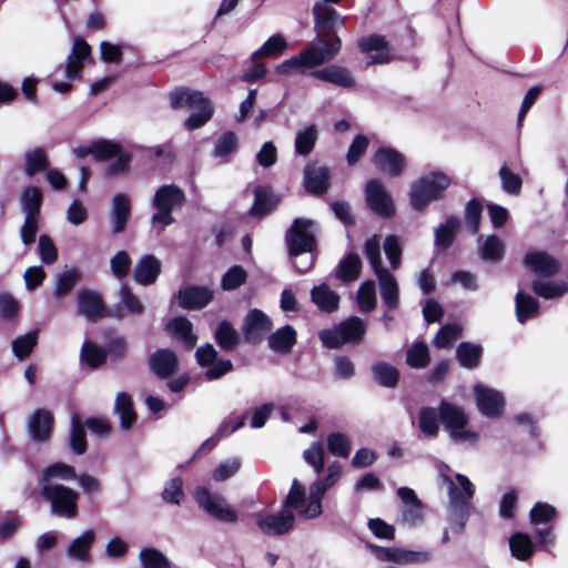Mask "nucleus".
Wrapping results in <instances>:
<instances>
[{
  "label": "nucleus",
  "instance_id": "nucleus-23",
  "mask_svg": "<svg viewBox=\"0 0 568 568\" xmlns=\"http://www.w3.org/2000/svg\"><path fill=\"white\" fill-rule=\"evenodd\" d=\"M525 265L539 276H551L559 270L558 261L544 251H530L525 255Z\"/></svg>",
  "mask_w": 568,
  "mask_h": 568
},
{
  "label": "nucleus",
  "instance_id": "nucleus-63",
  "mask_svg": "<svg viewBox=\"0 0 568 568\" xmlns=\"http://www.w3.org/2000/svg\"><path fill=\"white\" fill-rule=\"evenodd\" d=\"M327 447L333 455L346 458L351 452V442L345 434L333 433L327 437Z\"/></svg>",
  "mask_w": 568,
  "mask_h": 568
},
{
  "label": "nucleus",
  "instance_id": "nucleus-7",
  "mask_svg": "<svg viewBox=\"0 0 568 568\" xmlns=\"http://www.w3.org/2000/svg\"><path fill=\"white\" fill-rule=\"evenodd\" d=\"M450 185V179L442 172H432L416 180L410 186V204L415 210H424L430 202L442 197Z\"/></svg>",
  "mask_w": 568,
  "mask_h": 568
},
{
  "label": "nucleus",
  "instance_id": "nucleus-14",
  "mask_svg": "<svg viewBox=\"0 0 568 568\" xmlns=\"http://www.w3.org/2000/svg\"><path fill=\"white\" fill-rule=\"evenodd\" d=\"M373 549L379 560L400 565L424 564L432 558V554L427 550L416 551L400 547L381 546H375Z\"/></svg>",
  "mask_w": 568,
  "mask_h": 568
},
{
  "label": "nucleus",
  "instance_id": "nucleus-52",
  "mask_svg": "<svg viewBox=\"0 0 568 568\" xmlns=\"http://www.w3.org/2000/svg\"><path fill=\"white\" fill-rule=\"evenodd\" d=\"M362 262L357 254L347 255L338 265L336 275L343 281H354L358 277Z\"/></svg>",
  "mask_w": 568,
  "mask_h": 568
},
{
  "label": "nucleus",
  "instance_id": "nucleus-5",
  "mask_svg": "<svg viewBox=\"0 0 568 568\" xmlns=\"http://www.w3.org/2000/svg\"><path fill=\"white\" fill-rule=\"evenodd\" d=\"M323 495L317 487L310 485L308 490L297 479H293L284 507L302 519H314L323 513Z\"/></svg>",
  "mask_w": 568,
  "mask_h": 568
},
{
  "label": "nucleus",
  "instance_id": "nucleus-34",
  "mask_svg": "<svg viewBox=\"0 0 568 568\" xmlns=\"http://www.w3.org/2000/svg\"><path fill=\"white\" fill-rule=\"evenodd\" d=\"M77 474L73 467L64 463H55L42 470L41 486L60 485L58 480L70 481L75 479Z\"/></svg>",
  "mask_w": 568,
  "mask_h": 568
},
{
  "label": "nucleus",
  "instance_id": "nucleus-58",
  "mask_svg": "<svg viewBox=\"0 0 568 568\" xmlns=\"http://www.w3.org/2000/svg\"><path fill=\"white\" fill-rule=\"evenodd\" d=\"M121 145L110 140H95L93 141V158L99 161L112 160L114 155L119 154Z\"/></svg>",
  "mask_w": 568,
  "mask_h": 568
},
{
  "label": "nucleus",
  "instance_id": "nucleus-39",
  "mask_svg": "<svg viewBox=\"0 0 568 568\" xmlns=\"http://www.w3.org/2000/svg\"><path fill=\"white\" fill-rule=\"evenodd\" d=\"M313 16L315 20V29L323 27H336L343 22V17L334 9L325 4V2H315L313 6Z\"/></svg>",
  "mask_w": 568,
  "mask_h": 568
},
{
  "label": "nucleus",
  "instance_id": "nucleus-19",
  "mask_svg": "<svg viewBox=\"0 0 568 568\" xmlns=\"http://www.w3.org/2000/svg\"><path fill=\"white\" fill-rule=\"evenodd\" d=\"M91 59V47L81 38L73 41L71 53L68 55L65 77L69 80L81 78L83 64Z\"/></svg>",
  "mask_w": 568,
  "mask_h": 568
},
{
  "label": "nucleus",
  "instance_id": "nucleus-55",
  "mask_svg": "<svg viewBox=\"0 0 568 568\" xmlns=\"http://www.w3.org/2000/svg\"><path fill=\"white\" fill-rule=\"evenodd\" d=\"M481 347L469 343H462L457 348V358L462 366L471 368L479 363Z\"/></svg>",
  "mask_w": 568,
  "mask_h": 568
},
{
  "label": "nucleus",
  "instance_id": "nucleus-31",
  "mask_svg": "<svg viewBox=\"0 0 568 568\" xmlns=\"http://www.w3.org/2000/svg\"><path fill=\"white\" fill-rule=\"evenodd\" d=\"M312 75L320 80L346 89H351L355 85V80L353 79L351 72L347 69L338 65H329L322 70L314 71Z\"/></svg>",
  "mask_w": 568,
  "mask_h": 568
},
{
  "label": "nucleus",
  "instance_id": "nucleus-21",
  "mask_svg": "<svg viewBox=\"0 0 568 568\" xmlns=\"http://www.w3.org/2000/svg\"><path fill=\"white\" fill-rule=\"evenodd\" d=\"M78 313L88 321L97 322L104 316V306L100 295L92 291H80L77 294Z\"/></svg>",
  "mask_w": 568,
  "mask_h": 568
},
{
  "label": "nucleus",
  "instance_id": "nucleus-2",
  "mask_svg": "<svg viewBox=\"0 0 568 568\" xmlns=\"http://www.w3.org/2000/svg\"><path fill=\"white\" fill-rule=\"evenodd\" d=\"M341 49V39L329 34L322 36L313 41L311 45L297 55L283 61L276 67V72L290 75L295 72H303L328 62L334 59Z\"/></svg>",
  "mask_w": 568,
  "mask_h": 568
},
{
  "label": "nucleus",
  "instance_id": "nucleus-45",
  "mask_svg": "<svg viewBox=\"0 0 568 568\" xmlns=\"http://www.w3.org/2000/svg\"><path fill=\"white\" fill-rule=\"evenodd\" d=\"M372 372L377 383L384 387H394L399 379L397 368L384 362L373 365Z\"/></svg>",
  "mask_w": 568,
  "mask_h": 568
},
{
  "label": "nucleus",
  "instance_id": "nucleus-37",
  "mask_svg": "<svg viewBox=\"0 0 568 568\" xmlns=\"http://www.w3.org/2000/svg\"><path fill=\"white\" fill-rule=\"evenodd\" d=\"M312 301L323 312H334L338 307L339 296L326 284L315 286L311 291Z\"/></svg>",
  "mask_w": 568,
  "mask_h": 568
},
{
  "label": "nucleus",
  "instance_id": "nucleus-22",
  "mask_svg": "<svg viewBox=\"0 0 568 568\" xmlns=\"http://www.w3.org/2000/svg\"><path fill=\"white\" fill-rule=\"evenodd\" d=\"M361 50L366 53V65L383 64L389 61L386 41L381 36H371L359 41Z\"/></svg>",
  "mask_w": 568,
  "mask_h": 568
},
{
  "label": "nucleus",
  "instance_id": "nucleus-57",
  "mask_svg": "<svg viewBox=\"0 0 568 568\" xmlns=\"http://www.w3.org/2000/svg\"><path fill=\"white\" fill-rule=\"evenodd\" d=\"M357 302L361 311L371 312L376 305V290L373 281L364 282L357 292Z\"/></svg>",
  "mask_w": 568,
  "mask_h": 568
},
{
  "label": "nucleus",
  "instance_id": "nucleus-61",
  "mask_svg": "<svg viewBox=\"0 0 568 568\" xmlns=\"http://www.w3.org/2000/svg\"><path fill=\"white\" fill-rule=\"evenodd\" d=\"M499 179L501 189L508 194H519L523 181L520 176L513 172L507 165H503L499 170Z\"/></svg>",
  "mask_w": 568,
  "mask_h": 568
},
{
  "label": "nucleus",
  "instance_id": "nucleus-20",
  "mask_svg": "<svg viewBox=\"0 0 568 568\" xmlns=\"http://www.w3.org/2000/svg\"><path fill=\"white\" fill-rule=\"evenodd\" d=\"M184 202L185 194L181 187L175 184H165L155 191L152 205L155 209L173 212V210L181 207Z\"/></svg>",
  "mask_w": 568,
  "mask_h": 568
},
{
  "label": "nucleus",
  "instance_id": "nucleus-47",
  "mask_svg": "<svg viewBox=\"0 0 568 568\" xmlns=\"http://www.w3.org/2000/svg\"><path fill=\"white\" fill-rule=\"evenodd\" d=\"M20 202L24 215H39L42 193L38 187L29 186L21 193Z\"/></svg>",
  "mask_w": 568,
  "mask_h": 568
},
{
  "label": "nucleus",
  "instance_id": "nucleus-16",
  "mask_svg": "<svg viewBox=\"0 0 568 568\" xmlns=\"http://www.w3.org/2000/svg\"><path fill=\"white\" fill-rule=\"evenodd\" d=\"M476 404L483 415L489 418L499 417L505 407V399L497 389L478 384L474 387Z\"/></svg>",
  "mask_w": 568,
  "mask_h": 568
},
{
  "label": "nucleus",
  "instance_id": "nucleus-59",
  "mask_svg": "<svg viewBox=\"0 0 568 568\" xmlns=\"http://www.w3.org/2000/svg\"><path fill=\"white\" fill-rule=\"evenodd\" d=\"M81 361L90 367H98L105 361V352L98 345L85 341L81 348Z\"/></svg>",
  "mask_w": 568,
  "mask_h": 568
},
{
  "label": "nucleus",
  "instance_id": "nucleus-53",
  "mask_svg": "<svg viewBox=\"0 0 568 568\" xmlns=\"http://www.w3.org/2000/svg\"><path fill=\"white\" fill-rule=\"evenodd\" d=\"M215 339L223 349L231 351L239 343V334L229 322H222L215 331Z\"/></svg>",
  "mask_w": 568,
  "mask_h": 568
},
{
  "label": "nucleus",
  "instance_id": "nucleus-49",
  "mask_svg": "<svg viewBox=\"0 0 568 568\" xmlns=\"http://www.w3.org/2000/svg\"><path fill=\"white\" fill-rule=\"evenodd\" d=\"M430 356L426 344L414 343L406 353V363L412 368H424L429 364Z\"/></svg>",
  "mask_w": 568,
  "mask_h": 568
},
{
  "label": "nucleus",
  "instance_id": "nucleus-64",
  "mask_svg": "<svg viewBox=\"0 0 568 568\" xmlns=\"http://www.w3.org/2000/svg\"><path fill=\"white\" fill-rule=\"evenodd\" d=\"M303 457L304 460L314 468L317 475L322 473L324 467V448L321 443H313L304 450Z\"/></svg>",
  "mask_w": 568,
  "mask_h": 568
},
{
  "label": "nucleus",
  "instance_id": "nucleus-1",
  "mask_svg": "<svg viewBox=\"0 0 568 568\" xmlns=\"http://www.w3.org/2000/svg\"><path fill=\"white\" fill-rule=\"evenodd\" d=\"M442 483L447 487L449 505L452 508L450 527L459 532L464 528L466 509L475 494V485L468 477L454 473L448 466L442 465L438 468Z\"/></svg>",
  "mask_w": 568,
  "mask_h": 568
},
{
  "label": "nucleus",
  "instance_id": "nucleus-48",
  "mask_svg": "<svg viewBox=\"0 0 568 568\" xmlns=\"http://www.w3.org/2000/svg\"><path fill=\"white\" fill-rule=\"evenodd\" d=\"M39 337V329L31 331L24 335L18 336L12 341V352L19 358L23 359L30 355L36 347Z\"/></svg>",
  "mask_w": 568,
  "mask_h": 568
},
{
  "label": "nucleus",
  "instance_id": "nucleus-18",
  "mask_svg": "<svg viewBox=\"0 0 568 568\" xmlns=\"http://www.w3.org/2000/svg\"><path fill=\"white\" fill-rule=\"evenodd\" d=\"M374 165L390 176H398L405 168V158L392 148H379L373 155Z\"/></svg>",
  "mask_w": 568,
  "mask_h": 568
},
{
  "label": "nucleus",
  "instance_id": "nucleus-41",
  "mask_svg": "<svg viewBox=\"0 0 568 568\" xmlns=\"http://www.w3.org/2000/svg\"><path fill=\"white\" fill-rule=\"evenodd\" d=\"M532 291L538 296L546 300L557 298L568 292V283L565 281L550 282L536 280L532 282Z\"/></svg>",
  "mask_w": 568,
  "mask_h": 568
},
{
  "label": "nucleus",
  "instance_id": "nucleus-13",
  "mask_svg": "<svg viewBox=\"0 0 568 568\" xmlns=\"http://www.w3.org/2000/svg\"><path fill=\"white\" fill-rule=\"evenodd\" d=\"M295 523V515L284 506L277 514L258 515L256 526L267 536H281L288 532Z\"/></svg>",
  "mask_w": 568,
  "mask_h": 568
},
{
  "label": "nucleus",
  "instance_id": "nucleus-56",
  "mask_svg": "<svg viewBox=\"0 0 568 568\" xmlns=\"http://www.w3.org/2000/svg\"><path fill=\"white\" fill-rule=\"evenodd\" d=\"M480 254L483 258L490 261H498L503 257L504 254V243L503 241L495 236H487L481 241L480 244Z\"/></svg>",
  "mask_w": 568,
  "mask_h": 568
},
{
  "label": "nucleus",
  "instance_id": "nucleus-35",
  "mask_svg": "<svg viewBox=\"0 0 568 568\" xmlns=\"http://www.w3.org/2000/svg\"><path fill=\"white\" fill-rule=\"evenodd\" d=\"M95 538L93 530H87L74 538L67 549V556L78 561H87L90 558V548Z\"/></svg>",
  "mask_w": 568,
  "mask_h": 568
},
{
  "label": "nucleus",
  "instance_id": "nucleus-27",
  "mask_svg": "<svg viewBox=\"0 0 568 568\" xmlns=\"http://www.w3.org/2000/svg\"><path fill=\"white\" fill-rule=\"evenodd\" d=\"M150 366L158 376L165 378L176 371L178 356L171 349H159L151 355Z\"/></svg>",
  "mask_w": 568,
  "mask_h": 568
},
{
  "label": "nucleus",
  "instance_id": "nucleus-32",
  "mask_svg": "<svg viewBox=\"0 0 568 568\" xmlns=\"http://www.w3.org/2000/svg\"><path fill=\"white\" fill-rule=\"evenodd\" d=\"M166 329L174 338L180 341L189 349L196 344L197 337L193 333V325L185 317L172 318L166 324Z\"/></svg>",
  "mask_w": 568,
  "mask_h": 568
},
{
  "label": "nucleus",
  "instance_id": "nucleus-6",
  "mask_svg": "<svg viewBox=\"0 0 568 568\" xmlns=\"http://www.w3.org/2000/svg\"><path fill=\"white\" fill-rule=\"evenodd\" d=\"M315 225L311 220L296 219L287 231L286 243L290 255L293 258L295 267L304 273L312 265V257L307 256L305 261L298 262V257L304 253H310L315 247Z\"/></svg>",
  "mask_w": 568,
  "mask_h": 568
},
{
  "label": "nucleus",
  "instance_id": "nucleus-51",
  "mask_svg": "<svg viewBox=\"0 0 568 568\" xmlns=\"http://www.w3.org/2000/svg\"><path fill=\"white\" fill-rule=\"evenodd\" d=\"M459 227V221L456 217H448L446 222L435 230V244L442 248H447L454 241V234Z\"/></svg>",
  "mask_w": 568,
  "mask_h": 568
},
{
  "label": "nucleus",
  "instance_id": "nucleus-54",
  "mask_svg": "<svg viewBox=\"0 0 568 568\" xmlns=\"http://www.w3.org/2000/svg\"><path fill=\"white\" fill-rule=\"evenodd\" d=\"M70 446L78 455L84 454L87 449L85 430L78 415H73L71 418Z\"/></svg>",
  "mask_w": 568,
  "mask_h": 568
},
{
  "label": "nucleus",
  "instance_id": "nucleus-43",
  "mask_svg": "<svg viewBox=\"0 0 568 568\" xmlns=\"http://www.w3.org/2000/svg\"><path fill=\"white\" fill-rule=\"evenodd\" d=\"M538 302L521 291L516 294V316L520 323L538 314Z\"/></svg>",
  "mask_w": 568,
  "mask_h": 568
},
{
  "label": "nucleus",
  "instance_id": "nucleus-15",
  "mask_svg": "<svg viewBox=\"0 0 568 568\" xmlns=\"http://www.w3.org/2000/svg\"><path fill=\"white\" fill-rule=\"evenodd\" d=\"M368 206L381 216H390L395 213V206L390 194L379 180H371L365 187Z\"/></svg>",
  "mask_w": 568,
  "mask_h": 568
},
{
  "label": "nucleus",
  "instance_id": "nucleus-44",
  "mask_svg": "<svg viewBox=\"0 0 568 568\" xmlns=\"http://www.w3.org/2000/svg\"><path fill=\"white\" fill-rule=\"evenodd\" d=\"M317 141V128L314 124L297 132L295 138V151L300 155H307L312 152Z\"/></svg>",
  "mask_w": 568,
  "mask_h": 568
},
{
  "label": "nucleus",
  "instance_id": "nucleus-8",
  "mask_svg": "<svg viewBox=\"0 0 568 568\" xmlns=\"http://www.w3.org/2000/svg\"><path fill=\"white\" fill-rule=\"evenodd\" d=\"M440 420L450 438L457 443H475L477 434L468 428V417L464 409L443 400L439 405Z\"/></svg>",
  "mask_w": 568,
  "mask_h": 568
},
{
  "label": "nucleus",
  "instance_id": "nucleus-30",
  "mask_svg": "<svg viewBox=\"0 0 568 568\" xmlns=\"http://www.w3.org/2000/svg\"><path fill=\"white\" fill-rule=\"evenodd\" d=\"M23 169L27 176L32 178L49 169L48 152L43 148L28 149L23 153Z\"/></svg>",
  "mask_w": 568,
  "mask_h": 568
},
{
  "label": "nucleus",
  "instance_id": "nucleus-33",
  "mask_svg": "<svg viewBox=\"0 0 568 568\" xmlns=\"http://www.w3.org/2000/svg\"><path fill=\"white\" fill-rule=\"evenodd\" d=\"M305 187L314 194H322L328 187V170L325 166L308 165L305 170Z\"/></svg>",
  "mask_w": 568,
  "mask_h": 568
},
{
  "label": "nucleus",
  "instance_id": "nucleus-17",
  "mask_svg": "<svg viewBox=\"0 0 568 568\" xmlns=\"http://www.w3.org/2000/svg\"><path fill=\"white\" fill-rule=\"evenodd\" d=\"M272 328L271 318L260 310H251L243 323V334L250 343L261 342Z\"/></svg>",
  "mask_w": 568,
  "mask_h": 568
},
{
  "label": "nucleus",
  "instance_id": "nucleus-26",
  "mask_svg": "<svg viewBox=\"0 0 568 568\" xmlns=\"http://www.w3.org/2000/svg\"><path fill=\"white\" fill-rule=\"evenodd\" d=\"M131 214V202L125 194H116L112 200L111 225L113 233L124 231Z\"/></svg>",
  "mask_w": 568,
  "mask_h": 568
},
{
  "label": "nucleus",
  "instance_id": "nucleus-12",
  "mask_svg": "<svg viewBox=\"0 0 568 568\" xmlns=\"http://www.w3.org/2000/svg\"><path fill=\"white\" fill-rule=\"evenodd\" d=\"M195 357L201 367H206L205 377L210 381L219 379L233 368L230 359L217 358V352L212 344L200 346Z\"/></svg>",
  "mask_w": 568,
  "mask_h": 568
},
{
  "label": "nucleus",
  "instance_id": "nucleus-25",
  "mask_svg": "<svg viewBox=\"0 0 568 568\" xmlns=\"http://www.w3.org/2000/svg\"><path fill=\"white\" fill-rule=\"evenodd\" d=\"M213 298V292L205 286H186L179 293L181 306L184 308H202Z\"/></svg>",
  "mask_w": 568,
  "mask_h": 568
},
{
  "label": "nucleus",
  "instance_id": "nucleus-28",
  "mask_svg": "<svg viewBox=\"0 0 568 568\" xmlns=\"http://www.w3.org/2000/svg\"><path fill=\"white\" fill-rule=\"evenodd\" d=\"M29 433L33 440L44 442L51 435L52 416L48 410L38 409L29 419Z\"/></svg>",
  "mask_w": 568,
  "mask_h": 568
},
{
  "label": "nucleus",
  "instance_id": "nucleus-62",
  "mask_svg": "<svg viewBox=\"0 0 568 568\" xmlns=\"http://www.w3.org/2000/svg\"><path fill=\"white\" fill-rule=\"evenodd\" d=\"M79 274L75 270H69L58 275L53 295L58 298L67 295L78 281Z\"/></svg>",
  "mask_w": 568,
  "mask_h": 568
},
{
  "label": "nucleus",
  "instance_id": "nucleus-11",
  "mask_svg": "<svg viewBox=\"0 0 568 568\" xmlns=\"http://www.w3.org/2000/svg\"><path fill=\"white\" fill-rule=\"evenodd\" d=\"M195 500L206 513L220 521L233 524L237 520V513L219 494H212L205 487H199L194 493Z\"/></svg>",
  "mask_w": 568,
  "mask_h": 568
},
{
  "label": "nucleus",
  "instance_id": "nucleus-24",
  "mask_svg": "<svg viewBox=\"0 0 568 568\" xmlns=\"http://www.w3.org/2000/svg\"><path fill=\"white\" fill-rule=\"evenodd\" d=\"M161 273V261L154 255L142 256L134 266V280L140 285L153 284Z\"/></svg>",
  "mask_w": 568,
  "mask_h": 568
},
{
  "label": "nucleus",
  "instance_id": "nucleus-42",
  "mask_svg": "<svg viewBox=\"0 0 568 568\" xmlns=\"http://www.w3.org/2000/svg\"><path fill=\"white\" fill-rule=\"evenodd\" d=\"M439 409L436 410L435 408L432 407L422 408L418 415V426L420 432L428 437L437 436L439 430Z\"/></svg>",
  "mask_w": 568,
  "mask_h": 568
},
{
  "label": "nucleus",
  "instance_id": "nucleus-50",
  "mask_svg": "<svg viewBox=\"0 0 568 568\" xmlns=\"http://www.w3.org/2000/svg\"><path fill=\"white\" fill-rule=\"evenodd\" d=\"M287 43L285 38L277 33L266 40L263 45L252 53V60L267 58L286 50Z\"/></svg>",
  "mask_w": 568,
  "mask_h": 568
},
{
  "label": "nucleus",
  "instance_id": "nucleus-40",
  "mask_svg": "<svg viewBox=\"0 0 568 568\" xmlns=\"http://www.w3.org/2000/svg\"><path fill=\"white\" fill-rule=\"evenodd\" d=\"M114 410L119 415L121 427L130 429L135 422V413L131 397L126 393H119L115 398Z\"/></svg>",
  "mask_w": 568,
  "mask_h": 568
},
{
  "label": "nucleus",
  "instance_id": "nucleus-46",
  "mask_svg": "<svg viewBox=\"0 0 568 568\" xmlns=\"http://www.w3.org/2000/svg\"><path fill=\"white\" fill-rule=\"evenodd\" d=\"M142 568H171L166 556L156 548H143L139 552Z\"/></svg>",
  "mask_w": 568,
  "mask_h": 568
},
{
  "label": "nucleus",
  "instance_id": "nucleus-3",
  "mask_svg": "<svg viewBox=\"0 0 568 568\" xmlns=\"http://www.w3.org/2000/svg\"><path fill=\"white\" fill-rule=\"evenodd\" d=\"M170 103L173 109H187L191 114L184 121L189 131H194L206 124L213 113L212 102L202 92L187 88H178L170 93Z\"/></svg>",
  "mask_w": 568,
  "mask_h": 568
},
{
  "label": "nucleus",
  "instance_id": "nucleus-36",
  "mask_svg": "<svg viewBox=\"0 0 568 568\" xmlns=\"http://www.w3.org/2000/svg\"><path fill=\"white\" fill-rule=\"evenodd\" d=\"M296 343V332L291 325H285L268 336V346L277 353H287Z\"/></svg>",
  "mask_w": 568,
  "mask_h": 568
},
{
  "label": "nucleus",
  "instance_id": "nucleus-10",
  "mask_svg": "<svg viewBox=\"0 0 568 568\" xmlns=\"http://www.w3.org/2000/svg\"><path fill=\"white\" fill-rule=\"evenodd\" d=\"M41 495L51 504V511L54 515L72 518L78 513V493L63 485H51L40 487Z\"/></svg>",
  "mask_w": 568,
  "mask_h": 568
},
{
  "label": "nucleus",
  "instance_id": "nucleus-38",
  "mask_svg": "<svg viewBox=\"0 0 568 568\" xmlns=\"http://www.w3.org/2000/svg\"><path fill=\"white\" fill-rule=\"evenodd\" d=\"M511 556L518 560H528L535 551V544L531 537L525 532H516L509 538Z\"/></svg>",
  "mask_w": 568,
  "mask_h": 568
},
{
  "label": "nucleus",
  "instance_id": "nucleus-60",
  "mask_svg": "<svg viewBox=\"0 0 568 568\" xmlns=\"http://www.w3.org/2000/svg\"><path fill=\"white\" fill-rule=\"evenodd\" d=\"M343 471V467L341 463L333 462L327 467V474L324 478H317L313 481V485L318 488V490L324 496L327 489H329L332 486H334L338 479L341 478Z\"/></svg>",
  "mask_w": 568,
  "mask_h": 568
},
{
  "label": "nucleus",
  "instance_id": "nucleus-9",
  "mask_svg": "<svg viewBox=\"0 0 568 568\" xmlns=\"http://www.w3.org/2000/svg\"><path fill=\"white\" fill-rule=\"evenodd\" d=\"M365 323L359 317H351L329 329H323L318 337L328 348H337L346 343H358L365 334Z\"/></svg>",
  "mask_w": 568,
  "mask_h": 568
},
{
  "label": "nucleus",
  "instance_id": "nucleus-4",
  "mask_svg": "<svg viewBox=\"0 0 568 568\" xmlns=\"http://www.w3.org/2000/svg\"><path fill=\"white\" fill-rule=\"evenodd\" d=\"M365 253L379 284L381 296L387 308L399 304V290L394 275L382 266L381 237L373 235L365 241Z\"/></svg>",
  "mask_w": 568,
  "mask_h": 568
},
{
  "label": "nucleus",
  "instance_id": "nucleus-29",
  "mask_svg": "<svg viewBox=\"0 0 568 568\" xmlns=\"http://www.w3.org/2000/svg\"><path fill=\"white\" fill-rule=\"evenodd\" d=\"M143 311L144 306L140 298L126 286L122 285L119 290V303L114 311V316L119 320L123 318L125 315L139 316Z\"/></svg>",
  "mask_w": 568,
  "mask_h": 568
}]
</instances>
